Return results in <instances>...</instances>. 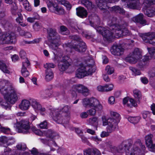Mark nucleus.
I'll list each match as a JSON object with an SVG mask.
<instances>
[{
  "instance_id": "nucleus-1",
  "label": "nucleus",
  "mask_w": 155,
  "mask_h": 155,
  "mask_svg": "<svg viewBox=\"0 0 155 155\" xmlns=\"http://www.w3.org/2000/svg\"><path fill=\"white\" fill-rule=\"evenodd\" d=\"M70 107L68 105L58 109L52 108L50 109V114L53 119L58 123H66L70 118Z\"/></svg>"
},
{
  "instance_id": "nucleus-2",
  "label": "nucleus",
  "mask_w": 155,
  "mask_h": 155,
  "mask_svg": "<svg viewBox=\"0 0 155 155\" xmlns=\"http://www.w3.org/2000/svg\"><path fill=\"white\" fill-rule=\"evenodd\" d=\"M8 81L4 80L0 82V91L4 95L6 101L11 104H14L18 99L17 91L15 88L12 86L7 85Z\"/></svg>"
},
{
  "instance_id": "nucleus-3",
  "label": "nucleus",
  "mask_w": 155,
  "mask_h": 155,
  "mask_svg": "<svg viewBox=\"0 0 155 155\" xmlns=\"http://www.w3.org/2000/svg\"><path fill=\"white\" fill-rule=\"evenodd\" d=\"M48 38L52 42L50 45V47L54 51L53 53L54 54H57L60 57L62 56V51L58 48L59 43L60 37L58 33L57 30L54 28H50L47 30Z\"/></svg>"
},
{
  "instance_id": "nucleus-4",
  "label": "nucleus",
  "mask_w": 155,
  "mask_h": 155,
  "mask_svg": "<svg viewBox=\"0 0 155 155\" xmlns=\"http://www.w3.org/2000/svg\"><path fill=\"white\" fill-rule=\"evenodd\" d=\"M117 29L115 32H112L109 34H107V32H109V30L106 29L104 28L99 27L97 30L102 34L103 36L107 40L110 41L114 37H120L122 36H125L130 35V33L128 30L126 28H120Z\"/></svg>"
},
{
  "instance_id": "nucleus-5",
  "label": "nucleus",
  "mask_w": 155,
  "mask_h": 155,
  "mask_svg": "<svg viewBox=\"0 0 155 155\" xmlns=\"http://www.w3.org/2000/svg\"><path fill=\"white\" fill-rule=\"evenodd\" d=\"M71 37L73 41L64 45L66 50L67 51H70L71 48H73L80 52H85L86 49L85 43L78 36L73 35Z\"/></svg>"
},
{
  "instance_id": "nucleus-6",
  "label": "nucleus",
  "mask_w": 155,
  "mask_h": 155,
  "mask_svg": "<svg viewBox=\"0 0 155 155\" xmlns=\"http://www.w3.org/2000/svg\"><path fill=\"white\" fill-rule=\"evenodd\" d=\"M95 70L94 67L91 65H88L86 66H81L76 71V77L79 78H81L92 74L95 71Z\"/></svg>"
},
{
  "instance_id": "nucleus-7",
  "label": "nucleus",
  "mask_w": 155,
  "mask_h": 155,
  "mask_svg": "<svg viewBox=\"0 0 155 155\" xmlns=\"http://www.w3.org/2000/svg\"><path fill=\"white\" fill-rule=\"evenodd\" d=\"M95 70L94 67L91 65H88L86 66H81L76 71V77L79 78H81L92 74L95 71Z\"/></svg>"
},
{
  "instance_id": "nucleus-8",
  "label": "nucleus",
  "mask_w": 155,
  "mask_h": 155,
  "mask_svg": "<svg viewBox=\"0 0 155 155\" xmlns=\"http://www.w3.org/2000/svg\"><path fill=\"white\" fill-rule=\"evenodd\" d=\"M95 70L94 67L91 65H88L86 66H81L76 71V77L79 78H81L92 74L95 71Z\"/></svg>"
},
{
  "instance_id": "nucleus-9",
  "label": "nucleus",
  "mask_w": 155,
  "mask_h": 155,
  "mask_svg": "<svg viewBox=\"0 0 155 155\" xmlns=\"http://www.w3.org/2000/svg\"><path fill=\"white\" fill-rule=\"evenodd\" d=\"M63 52H62V56L60 57L57 54L54 55V59L55 60H57L58 61H61L58 64V68L61 71H65L70 65V63L72 61L68 56H63Z\"/></svg>"
},
{
  "instance_id": "nucleus-10",
  "label": "nucleus",
  "mask_w": 155,
  "mask_h": 155,
  "mask_svg": "<svg viewBox=\"0 0 155 155\" xmlns=\"http://www.w3.org/2000/svg\"><path fill=\"white\" fill-rule=\"evenodd\" d=\"M137 150V143H136L135 141L132 148H131L126 144L123 143L119 146L118 151L120 153H122L125 151L126 155H136V150Z\"/></svg>"
},
{
  "instance_id": "nucleus-11",
  "label": "nucleus",
  "mask_w": 155,
  "mask_h": 155,
  "mask_svg": "<svg viewBox=\"0 0 155 155\" xmlns=\"http://www.w3.org/2000/svg\"><path fill=\"white\" fill-rule=\"evenodd\" d=\"M83 104L85 107L88 106L90 107H94L97 109L98 110H101L102 109V106L99 101L94 98L84 99Z\"/></svg>"
},
{
  "instance_id": "nucleus-12",
  "label": "nucleus",
  "mask_w": 155,
  "mask_h": 155,
  "mask_svg": "<svg viewBox=\"0 0 155 155\" xmlns=\"http://www.w3.org/2000/svg\"><path fill=\"white\" fill-rule=\"evenodd\" d=\"M142 52L141 50L138 48H136L130 56L126 58V60L130 63L135 64L142 57Z\"/></svg>"
},
{
  "instance_id": "nucleus-13",
  "label": "nucleus",
  "mask_w": 155,
  "mask_h": 155,
  "mask_svg": "<svg viewBox=\"0 0 155 155\" xmlns=\"http://www.w3.org/2000/svg\"><path fill=\"white\" fill-rule=\"evenodd\" d=\"M18 131L19 133L27 134L29 133L30 126L28 121L22 120L17 122Z\"/></svg>"
},
{
  "instance_id": "nucleus-14",
  "label": "nucleus",
  "mask_w": 155,
  "mask_h": 155,
  "mask_svg": "<svg viewBox=\"0 0 155 155\" xmlns=\"http://www.w3.org/2000/svg\"><path fill=\"white\" fill-rule=\"evenodd\" d=\"M45 70V79L47 81L51 80L54 77V74L51 68H54L55 65L52 63H46L44 64Z\"/></svg>"
},
{
  "instance_id": "nucleus-15",
  "label": "nucleus",
  "mask_w": 155,
  "mask_h": 155,
  "mask_svg": "<svg viewBox=\"0 0 155 155\" xmlns=\"http://www.w3.org/2000/svg\"><path fill=\"white\" fill-rule=\"evenodd\" d=\"M117 21V19L115 17H113L111 19L109 20L108 22V25L110 26L109 28H107L104 27H100L103 28H104L106 29L109 30V32H107V34H109V33H111L112 32H115V31L117 29H119L120 28V25L118 24H117L116 23ZM100 27H99L97 28V30L102 35V34L100 32L97 30L98 28Z\"/></svg>"
},
{
  "instance_id": "nucleus-16",
  "label": "nucleus",
  "mask_w": 155,
  "mask_h": 155,
  "mask_svg": "<svg viewBox=\"0 0 155 155\" xmlns=\"http://www.w3.org/2000/svg\"><path fill=\"white\" fill-rule=\"evenodd\" d=\"M122 2L127 3L128 8L133 9H140L142 6H144V3L141 5L139 0H121Z\"/></svg>"
},
{
  "instance_id": "nucleus-17",
  "label": "nucleus",
  "mask_w": 155,
  "mask_h": 155,
  "mask_svg": "<svg viewBox=\"0 0 155 155\" xmlns=\"http://www.w3.org/2000/svg\"><path fill=\"white\" fill-rule=\"evenodd\" d=\"M102 121L104 126L108 125L107 130L109 132H113L117 128L116 123L111 119V117L107 120L105 117H103Z\"/></svg>"
},
{
  "instance_id": "nucleus-18",
  "label": "nucleus",
  "mask_w": 155,
  "mask_h": 155,
  "mask_svg": "<svg viewBox=\"0 0 155 155\" xmlns=\"http://www.w3.org/2000/svg\"><path fill=\"white\" fill-rule=\"evenodd\" d=\"M31 104L35 110H39L41 114L44 115L45 113L46 109L41 105L35 99H30Z\"/></svg>"
},
{
  "instance_id": "nucleus-19",
  "label": "nucleus",
  "mask_w": 155,
  "mask_h": 155,
  "mask_svg": "<svg viewBox=\"0 0 155 155\" xmlns=\"http://www.w3.org/2000/svg\"><path fill=\"white\" fill-rule=\"evenodd\" d=\"M31 104L35 110H39L41 114L44 115L45 113L46 109L41 105L35 99H30Z\"/></svg>"
},
{
  "instance_id": "nucleus-20",
  "label": "nucleus",
  "mask_w": 155,
  "mask_h": 155,
  "mask_svg": "<svg viewBox=\"0 0 155 155\" xmlns=\"http://www.w3.org/2000/svg\"><path fill=\"white\" fill-rule=\"evenodd\" d=\"M31 104L35 110H39L41 114L44 115L45 113L46 109L41 105L35 99H30Z\"/></svg>"
},
{
  "instance_id": "nucleus-21",
  "label": "nucleus",
  "mask_w": 155,
  "mask_h": 155,
  "mask_svg": "<svg viewBox=\"0 0 155 155\" xmlns=\"http://www.w3.org/2000/svg\"><path fill=\"white\" fill-rule=\"evenodd\" d=\"M124 50V49L120 45H113L110 49L113 54L117 56L121 55Z\"/></svg>"
},
{
  "instance_id": "nucleus-22",
  "label": "nucleus",
  "mask_w": 155,
  "mask_h": 155,
  "mask_svg": "<svg viewBox=\"0 0 155 155\" xmlns=\"http://www.w3.org/2000/svg\"><path fill=\"white\" fill-rule=\"evenodd\" d=\"M153 135L150 134L146 136V145L149 150L152 152H155V144L153 145L152 144V138Z\"/></svg>"
},
{
  "instance_id": "nucleus-23",
  "label": "nucleus",
  "mask_w": 155,
  "mask_h": 155,
  "mask_svg": "<svg viewBox=\"0 0 155 155\" xmlns=\"http://www.w3.org/2000/svg\"><path fill=\"white\" fill-rule=\"evenodd\" d=\"M137 143L138 150H136V155H144L145 147L144 145H142L140 140H137L136 141Z\"/></svg>"
},
{
  "instance_id": "nucleus-24",
  "label": "nucleus",
  "mask_w": 155,
  "mask_h": 155,
  "mask_svg": "<svg viewBox=\"0 0 155 155\" xmlns=\"http://www.w3.org/2000/svg\"><path fill=\"white\" fill-rule=\"evenodd\" d=\"M10 10L12 15L15 16L17 15L20 20H21L23 19L21 14L18 12V7L15 3L13 2V3L12 4Z\"/></svg>"
},
{
  "instance_id": "nucleus-25",
  "label": "nucleus",
  "mask_w": 155,
  "mask_h": 155,
  "mask_svg": "<svg viewBox=\"0 0 155 155\" xmlns=\"http://www.w3.org/2000/svg\"><path fill=\"white\" fill-rule=\"evenodd\" d=\"M48 6L49 8L53 7L56 11L57 14L61 15L64 13V9L62 8L59 7L57 4L49 2L48 4Z\"/></svg>"
},
{
  "instance_id": "nucleus-26",
  "label": "nucleus",
  "mask_w": 155,
  "mask_h": 155,
  "mask_svg": "<svg viewBox=\"0 0 155 155\" xmlns=\"http://www.w3.org/2000/svg\"><path fill=\"white\" fill-rule=\"evenodd\" d=\"M103 147L104 149L110 150L114 153L118 152V149H117L116 147L113 145L112 142L111 141H108L106 142Z\"/></svg>"
},
{
  "instance_id": "nucleus-27",
  "label": "nucleus",
  "mask_w": 155,
  "mask_h": 155,
  "mask_svg": "<svg viewBox=\"0 0 155 155\" xmlns=\"http://www.w3.org/2000/svg\"><path fill=\"white\" fill-rule=\"evenodd\" d=\"M30 105V99L29 101L26 99H24L21 101L19 106V108L21 110H25L29 109Z\"/></svg>"
},
{
  "instance_id": "nucleus-28",
  "label": "nucleus",
  "mask_w": 155,
  "mask_h": 155,
  "mask_svg": "<svg viewBox=\"0 0 155 155\" xmlns=\"http://www.w3.org/2000/svg\"><path fill=\"white\" fill-rule=\"evenodd\" d=\"M84 87V86L81 84L74 85L72 86L70 91L71 94L74 95L76 94V91L81 93Z\"/></svg>"
},
{
  "instance_id": "nucleus-29",
  "label": "nucleus",
  "mask_w": 155,
  "mask_h": 155,
  "mask_svg": "<svg viewBox=\"0 0 155 155\" xmlns=\"http://www.w3.org/2000/svg\"><path fill=\"white\" fill-rule=\"evenodd\" d=\"M76 13L77 15L81 18L86 17L87 15V11L82 7H79L76 9Z\"/></svg>"
},
{
  "instance_id": "nucleus-30",
  "label": "nucleus",
  "mask_w": 155,
  "mask_h": 155,
  "mask_svg": "<svg viewBox=\"0 0 155 155\" xmlns=\"http://www.w3.org/2000/svg\"><path fill=\"white\" fill-rule=\"evenodd\" d=\"M132 20L134 22L139 23L141 25L144 24L145 22V21L144 19V16L141 13H140L133 17Z\"/></svg>"
},
{
  "instance_id": "nucleus-31",
  "label": "nucleus",
  "mask_w": 155,
  "mask_h": 155,
  "mask_svg": "<svg viewBox=\"0 0 155 155\" xmlns=\"http://www.w3.org/2000/svg\"><path fill=\"white\" fill-rule=\"evenodd\" d=\"M111 119L116 123V127H117V124L119 122L120 117V114L111 111L110 113Z\"/></svg>"
},
{
  "instance_id": "nucleus-32",
  "label": "nucleus",
  "mask_w": 155,
  "mask_h": 155,
  "mask_svg": "<svg viewBox=\"0 0 155 155\" xmlns=\"http://www.w3.org/2000/svg\"><path fill=\"white\" fill-rule=\"evenodd\" d=\"M133 95L137 102L140 103L142 98V94L141 91L138 89H135L133 91Z\"/></svg>"
},
{
  "instance_id": "nucleus-33",
  "label": "nucleus",
  "mask_w": 155,
  "mask_h": 155,
  "mask_svg": "<svg viewBox=\"0 0 155 155\" xmlns=\"http://www.w3.org/2000/svg\"><path fill=\"white\" fill-rule=\"evenodd\" d=\"M40 97L42 99H46L49 98L51 95L48 90H43L39 92Z\"/></svg>"
},
{
  "instance_id": "nucleus-34",
  "label": "nucleus",
  "mask_w": 155,
  "mask_h": 155,
  "mask_svg": "<svg viewBox=\"0 0 155 155\" xmlns=\"http://www.w3.org/2000/svg\"><path fill=\"white\" fill-rule=\"evenodd\" d=\"M155 15V8L152 7L146 8V15L152 17Z\"/></svg>"
},
{
  "instance_id": "nucleus-35",
  "label": "nucleus",
  "mask_w": 155,
  "mask_h": 155,
  "mask_svg": "<svg viewBox=\"0 0 155 155\" xmlns=\"http://www.w3.org/2000/svg\"><path fill=\"white\" fill-rule=\"evenodd\" d=\"M146 40L150 39V41H149V42L151 44L155 45V33H152L150 34H146Z\"/></svg>"
},
{
  "instance_id": "nucleus-36",
  "label": "nucleus",
  "mask_w": 155,
  "mask_h": 155,
  "mask_svg": "<svg viewBox=\"0 0 155 155\" xmlns=\"http://www.w3.org/2000/svg\"><path fill=\"white\" fill-rule=\"evenodd\" d=\"M87 121L92 125L95 126L97 128V126L98 124V118L97 117H93L89 118Z\"/></svg>"
},
{
  "instance_id": "nucleus-37",
  "label": "nucleus",
  "mask_w": 155,
  "mask_h": 155,
  "mask_svg": "<svg viewBox=\"0 0 155 155\" xmlns=\"http://www.w3.org/2000/svg\"><path fill=\"white\" fill-rule=\"evenodd\" d=\"M0 68L4 73L10 74L11 72L9 70L5 64L0 61Z\"/></svg>"
},
{
  "instance_id": "nucleus-38",
  "label": "nucleus",
  "mask_w": 155,
  "mask_h": 155,
  "mask_svg": "<svg viewBox=\"0 0 155 155\" xmlns=\"http://www.w3.org/2000/svg\"><path fill=\"white\" fill-rule=\"evenodd\" d=\"M112 10L116 13H119L120 14H124V13L125 11L124 9L120 8L118 6H114L112 7Z\"/></svg>"
},
{
  "instance_id": "nucleus-39",
  "label": "nucleus",
  "mask_w": 155,
  "mask_h": 155,
  "mask_svg": "<svg viewBox=\"0 0 155 155\" xmlns=\"http://www.w3.org/2000/svg\"><path fill=\"white\" fill-rule=\"evenodd\" d=\"M140 118L139 117H129L128 120L130 123L135 124L137 123L139 121Z\"/></svg>"
},
{
  "instance_id": "nucleus-40",
  "label": "nucleus",
  "mask_w": 155,
  "mask_h": 155,
  "mask_svg": "<svg viewBox=\"0 0 155 155\" xmlns=\"http://www.w3.org/2000/svg\"><path fill=\"white\" fill-rule=\"evenodd\" d=\"M81 2L87 8L90 9L93 7L92 2L88 0H82Z\"/></svg>"
},
{
  "instance_id": "nucleus-41",
  "label": "nucleus",
  "mask_w": 155,
  "mask_h": 155,
  "mask_svg": "<svg viewBox=\"0 0 155 155\" xmlns=\"http://www.w3.org/2000/svg\"><path fill=\"white\" fill-rule=\"evenodd\" d=\"M60 32L64 35H67L69 34V30L64 26L62 25L60 26Z\"/></svg>"
},
{
  "instance_id": "nucleus-42",
  "label": "nucleus",
  "mask_w": 155,
  "mask_h": 155,
  "mask_svg": "<svg viewBox=\"0 0 155 155\" xmlns=\"http://www.w3.org/2000/svg\"><path fill=\"white\" fill-rule=\"evenodd\" d=\"M57 134L56 133L51 130H48L47 133V137L52 139Z\"/></svg>"
},
{
  "instance_id": "nucleus-43",
  "label": "nucleus",
  "mask_w": 155,
  "mask_h": 155,
  "mask_svg": "<svg viewBox=\"0 0 155 155\" xmlns=\"http://www.w3.org/2000/svg\"><path fill=\"white\" fill-rule=\"evenodd\" d=\"M138 65L140 68L143 67L145 64V57L144 56L139 59Z\"/></svg>"
},
{
  "instance_id": "nucleus-44",
  "label": "nucleus",
  "mask_w": 155,
  "mask_h": 155,
  "mask_svg": "<svg viewBox=\"0 0 155 155\" xmlns=\"http://www.w3.org/2000/svg\"><path fill=\"white\" fill-rule=\"evenodd\" d=\"M130 69L132 72V74L136 76L141 74L140 71L137 68L133 67H130Z\"/></svg>"
},
{
  "instance_id": "nucleus-45",
  "label": "nucleus",
  "mask_w": 155,
  "mask_h": 155,
  "mask_svg": "<svg viewBox=\"0 0 155 155\" xmlns=\"http://www.w3.org/2000/svg\"><path fill=\"white\" fill-rule=\"evenodd\" d=\"M41 38H37L35 39L32 41H22L23 44H37L39 43L41 41Z\"/></svg>"
},
{
  "instance_id": "nucleus-46",
  "label": "nucleus",
  "mask_w": 155,
  "mask_h": 155,
  "mask_svg": "<svg viewBox=\"0 0 155 155\" xmlns=\"http://www.w3.org/2000/svg\"><path fill=\"white\" fill-rule=\"evenodd\" d=\"M59 2H61V4L64 5L68 10H70L71 8V5L69 2L65 0H59Z\"/></svg>"
},
{
  "instance_id": "nucleus-47",
  "label": "nucleus",
  "mask_w": 155,
  "mask_h": 155,
  "mask_svg": "<svg viewBox=\"0 0 155 155\" xmlns=\"http://www.w3.org/2000/svg\"><path fill=\"white\" fill-rule=\"evenodd\" d=\"M31 152L33 155H48L47 153L38 152V150L35 148H33L31 150Z\"/></svg>"
},
{
  "instance_id": "nucleus-48",
  "label": "nucleus",
  "mask_w": 155,
  "mask_h": 155,
  "mask_svg": "<svg viewBox=\"0 0 155 155\" xmlns=\"http://www.w3.org/2000/svg\"><path fill=\"white\" fill-rule=\"evenodd\" d=\"M10 104H11L8 103L7 101H6L5 100V101L3 100L1 101L0 99V105L5 109H7Z\"/></svg>"
},
{
  "instance_id": "nucleus-49",
  "label": "nucleus",
  "mask_w": 155,
  "mask_h": 155,
  "mask_svg": "<svg viewBox=\"0 0 155 155\" xmlns=\"http://www.w3.org/2000/svg\"><path fill=\"white\" fill-rule=\"evenodd\" d=\"M129 102L131 104V105H130L129 104H127V106L130 107H132V106L134 107H136L137 106V102L136 100H135L134 99L132 98H130L129 99Z\"/></svg>"
},
{
  "instance_id": "nucleus-50",
  "label": "nucleus",
  "mask_w": 155,
  "mask_h": 155,
  "mask_svg": "<svg viewBox=\"0 0 155 155\" xmlns=\"http://www.w3.org/2000/svg\"><path fill=\"white\" fill-rule=\"evenodd\" d=\"M72 60V62L70 63L71 64V63H73L76 65H78V64H80V60L76 56H74L73 58V60L71 59Z\"/></svg>"
},
{
  "instance_id": "nucleus-51",
  "label": "nucleus",
  "mask_w": 155,
  "mask_h": 155,
  "mask_svg": "<svg viewBox=\"0 0 155 155\" xmlns=\"http://www.w3.org/2000/svg\"><path fill=\"white\" fill-rule=\"evenodd\" d=\"M106 73L108 74H111L114 72V69L113 68L110 67L109 65L106 66L105 68Z\"/></svg>"
},
{
  "instance_id": "nucleus-52",
  "label": "nucleus",
  "mask_w": 155,
  "mask_h": 155,
  "mask_svg": "<svg viewBox=\"0 0 155 155\" xmlns=\"http://www.w3.org/2000/svg\"><path fill=\"white\" fill-rule=\"evenodd\" d=\"M147 49L150 57L155 59V48H148Z\"/></svg>"
},
{
  "instance_id": "nucleus-53",
  "label": "nucleus",
  "mask_w": 155,
  "mask_h": 155,
  "mask_svg": "<svg viewBox=\"0 0 155 155\" xmlns=\"http://www.w3.org/2000/svg\"><path fill=\"white\" fill-rule=\"evenodd\" d=\"M30 64L29 61L27 58H26L24 61L22 62V68H28Z\"/></svg>"
},
{
  "instance_id": "nucleus-54",
  "label": "nucleus",
  "mask_w": 155,
  "mask_h": 155,
  "mask_svg": "<svg viewBox=\"0 0 155 155\" xmlns=\"http://www.w3.org/2000/svg\"><path fill=\"white\" fill-rule=\"evenodd\" d=\"M21 73L23 76L26 77L29 75V72L26 68H21Z\"/></svg>"
},
{
  "instance_id": "nucleus-55",
  "label": "nucleus",
  "mask_w": 155,
  "mask_h": 155,
  "mask_svg": "<svg viewBox=\"0 0 155 155\" xmlns=\"http://www.w3.org/2000/svg\"><path fill=\"white\" fill-rule=\"evenodd\" d=\"M24 8L27 11H30L31 10V8L29 3L27 1L25 2L23 4Z\"/></svg>"
},
{
  "instance_id": "nucleus-56",
  "label": "nucleus",
  "mask_w": 155,
  "mask_h": 155,
  "mask_svg": "<svg viewBox=\"0 0 155 155\" xmlns=\"http://www.w3.org/2000/svg\"><path fill=\"white\" fill-rule=\"evenodd\" d=\"M3 155H12L11 150L8 147H6L5 150Z\"/></svg>"
},
{
  "instance_id": "nucleus-57",
  "label": "nucleus",
  "mask_w": 155,
  "mask_h": 155,
  "mask_svg": "<svg viewBox=\"0 0 155 155\" xmlns=\"http://www.w3.org/2000/svg\"><path fill=\"white\" fill-rule=\"evenodd\" d=\"M39 18V15H36V18L28 17L27 18V20L30 23H32L34 22L35 20L38 19Z\"/></svg>"
},
{
  "instance_id": "nucleus-58",
  "label": "nucleus",
  "mask_w": 155,
  "mask_h": 155,
  "mask_svg": "<svg viewBox=\"0 0 155 155\" xmlns=\"http://www.w3.org/2000/svg\"><path fill=\"white\" fill-rule=\"evenodd\" d=\"M89 91L88 89L86 87L84 86V88L82 90V92H81V93L82 94L85 96H87L89 94Z\"/></svg>"
},
{
  "instance_id": "nucleus-59",
  "label": "nucleus",
  "mask_w": 155,
  "mask_h": 155,
  "mask_svg": "<svg viewBox=\"0 0 155 155\" xmlns=\"http://www.w3.org/2000/svg\"><path fill=\"white\" fill-rule=\"evenodd\" d=\"M97 110H98L97 109L94 108L89 110L88 111V112L90 115L94 116Z\"/></svg>"
},
{
  "instance_id": "nucleus-60",
  "label": "nucleus",
  "mask_w": 155,
  "mask_h": 155,
  "mask_svg": "<svg viewBox=\"0 0 155 155\" xmlns=\"http://www.w3.org/2000/svg\"><path fill=\"white\" fill-rule=\"evenodd\" d=\"M41 26L39 23L38 22L35 23L33 25V28L34 30L36 31H38L41 28Z\"/></svg>"
},
{
  "instance_id": "nucleus-61",
  "label": "nucleus",
  "mask_w": 155,
  "mask_h": 155,
  "mask_svg": "<svg viewBox=\"0 0 155 155\" xmlns=\"http://www.w3.org/2000/svg\"><path fill=\"white\" fill-rule=\"evenodd\" d=\"M41 129H47V123L46 121L41 122L39 125Z\"/></svg>"
},
{
  "instance_id": "nucleus-62",
  "label": "nucleus",
  "mask_w": 155,
  "mask_h": 155,
  "mask_svg": "<svg viewBox=\"0 0 155 155\" xmlns=\"http://www.w3.org/2000/svg\"><path fill=\"white\" fill-rule=\"evenodd\" d=\"M97 90L100 92H104L105 91H109V90L107 89H105V85L102 86L101 85H99L97 87Z\"/></svg>"
},
{
  "instance_id": "nucleus-63",
  "label": "nucleus",
  "mask_w": 155,
  "mask_h": 155,
  "mask_svg": "<svg viewBox=\"0 0 155 155\" xmlns=\"http://www.w3.org/2000/svg\"><path fill=\"white\" fill-rule=\"evenodd\" d=\"M84 155H92V149H88L84 151Z\"/></svg>"
},
{
  "instance_id": "nucleus-64",
  "label": "nucleus",
  "mask_w": 155,
  "mask_h": 155,
  "mask_svg": "<svg viewBox=\"0 0 155 155\" xmlns=\"http://www.w3.org/2000/svg\"><path fill=\"white\" fill-rule=\"evenodd\" d=\"M92 155H101L100 152L97 149H92Z\"/></svg>"
}]
</instances>
